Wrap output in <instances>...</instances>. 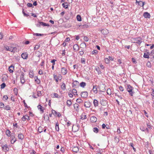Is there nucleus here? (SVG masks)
<instances>
[{"label": "nucleus", "mask_w": 154, "mask_h": 154, "mask_svg": "<svg viewBox=\"0 0 154 154\" xmlns=\"http://www.w3.org/2000/svg\"><path fill=\"white\" fill-rule=\"evenodd\" d=\"M90 121L92 123H94L96 122L97 119L94 116H92L90 118Z\"/></svg>", "instance_id": "nucleus-7"}, {"label": "nucleus", "mask_w": 154, "mask_h": 154, "mask_svg": "<svg viewBox=\"0 0 154 154\" xmlns=\"http://www.w3.org/2000/svg\"><path fill=\"white\" fill-rule=\"evenodd\" d=\"M147 127L146 129L145 130L147 132H148L149 129H152V127L149 124H147Z\"/></svg>", "instance_id": "nucleus-22"}, {"label": "nucleus", "mask_w": 154, "mask_h": 154, "mask_svg": "<svg viewBox=\"0 0 154 154\" xmlns=\"http://www.w3.org/2000/svg\"><path fill=\"white\" fill-rule=\"evenodd\" d=\"M2 150L5 152L8 151L9 149V148L7 144H5L3 146H2Z\"/></svg>", "instance_id": "nucleus-3"}, {"label": "nucleus", "mask_w": 154, "mask_h": 154, "mask_svg": "<svg viewBox=\"0 0 154 154\" xmlns=\"http://www.w3.org/2000/svg\"><path fill=\"white\" fill-rule=\"evenodd\" d=\"M53 78L54 80H55L56 82L57 83L58 82V77L57 75L55 74L53 75Z\"/></svg>", "instance_id": "nucleus-26"}, {"label": "nucleus", "mask_w": 154, "mask_h": 154, "mask_svg": "<svg viewBox=\"0 0 154 154\" xmlns=\"http://www.w3.org/2000/svg\"><path fill=\"white\" fill-rule=\"evenodd\" d=\"M29 77L30 78H32L34 76V74L33 71L31 70L30 71L29 73Z\"/></svg>", "instance_id": "nucleus-17"}, {"label": "nucleus", "mask_w": 154, "mask_h": 154, "mask_svg": "<svg viewBox=\"0 0 154 154\" xmlns=\"http://www.w3.org/2000/svg\"><path fill=\"white\" fill-rule=\"evenodd\" d=\"M129 145L130 146H131L133 148V149L134 150V151H135L136 149H135L134 147L133 144V143H129Z\"/></svg>", "instance_id": "nucleus-52"}, {"label": "nucleus", "mask_w": 154, "mask_h": 154, "mask_svg": "<svg viewBox=\"0 0 154 154\" xmlns=\"http://www.w3.org/2000/svg\"><path fill=\"white\" fill-rule=\"evenodd\" d=\"M84 40L86 42H88V38L87 36H84Z\"/></svg>", "instance_id": "nucleus-58"}, {"label": "nucleus", "mask_w": 154, "mask_h": 154, "mask_svg": "<svg viewBox=\"0 0 154 154\" xmlns=\"http://www.w3.org/2000/svg\"><path fill=\"white\" fill-rule=\"evenodd\" d=\"M35 82H36L38 84H39L40 83V81L38 79L37 77H36V79H35Z\"/></svg>", "instance_id": "nucleus-63"}, {"label": "nucleus", "mask_w": 154, "mask_h": 154, "mask_svg": "<svg viewBox=\"0 0 154 154\" xmlns=\"http://www.w3.org/2000/svg\"><path fill=\"white\" fill-rule=\"evenodd\" d=\"M54 96L53 97H56L58 98H60V97L59 96L58 94L56 93H53Z\"/></svg>", "instance_id": "nucleus-25"}, {"label": "nucleus", "mask_w": 154, "mask_h": 154, "mask_svg": "<svg viewBox=\"0 0 154 154\" xmlns=\"http://www.w3.org/2000/svg\"><path fill=\"white\" fill-rule=\"evenodd\" d=\"M134 43H137L138 44H140L142 42L141 38H134Z\"/></svg>", "instance_id": "nucleus-4"}, {"label": "nucleus", "mask_w": 154, "mask_h": 154, "mask_svg": "<svg viewBox=\"0 0 154 154\" xmlns=\"http://www.w3.org/2000/svg\"><path fill=\"white\" fill-rule=\"evenodd\" d=\"M22 119L23 121H25L26 119L28 120H29V117L28 115H26L25 116H23L22 118Z\"/></svg>", "instance_id": "nucleus-11"}, {"label": "nucleus", "mask_w": 154, "mask_h": 154, "mask_svg": "<svg viewBox=\"0 0 154 154\" xmlns=\"http://www.w3.org/2000/svg\"><path fill=\"white\" fill-rule=\"evenodd\" d=\"M79 105L77 103H75L74 105V108L75 110L78 111L79 110Z\"/></svg>", "instance_id": "nucleus-14"}, {"label": "nucleus", "mask_w": 154, "mask_h": 154, "mask_svg": "<svg viewBox=\"0 0 154 154\" xmlns=\"http://www.w3.org/2000/svg\"><path fill=\"white\" fill-rule=\"evenodd\" d=\"M18 137L19 139L22 140L23 139L24 136L22 134L20 133L18 135Z\"/></svg>", "instance_id": "nucleus-16"}, {"label": "nucleus", "mask_w": 154, "mask_h": 154, "mask_svg": "<svg viewBox=\"0 0 154 154\" xmlns=\"http://www.w3.org/2000/svg\"><path fill=\"white\" fill-rule=\"evenodd\" d=\"M27 6L29 7H32L33 8V6L32 4L30 3H28L27 4Z\"/></svg>", "instance_id": "nucleus-53"}, {"label": "nucleus", "mask_w": 154, "mask_h": 154, "mask_svg": "<svg viewBox=\"0 0 154 154\" xmlns=\"http://www.w3.org/2000/svg\"><path fill=\"white\" fill-rule=\"evenodd\" d=\"M17 48L16 47H14V48H11V52H16L17 51Z\"/></svg>", "instance_id": "nucleus-37"}, {"label": "nucleus", "mask_w": 154, "mask_h": 154, "mask_svg": "<svg viewBox=\"0 0 154 154\" xmlns=\"http://www.w3.org/2000/svg\"><path fill=\"white\" fill-rule=\"evenodd\" d=\"M12 68L14 69V67L13 66H10L8 68L9 71L10 73L13 72V70L11 69Z\"/></svg>", "instance_id": "nucleus-36"}, {"label": "nucleus", "mask_w": 154, "mask_h": 154, "mask_svg": "<svg viewBox=\"0 0 154 154\" xmlns=\"http://www.w3.org/2000/svg\"><path fill=\"white\" fill-rule=\"evenodd\" d=\"M55 129L57 131H59V124L58 122H57L56 123L55 125Z\"/></svg>", "instance_id": "nucleus-30"}, {"label": "nucleus", "mask_w": 154, "mask_h": 154, "mask_svg": "<svg viewBox=\"0 0 154 154\" xmlns=\"http://www.w3.org/2000/svg\"><path fill=\"white\" fill-rule=\"evenodd\" d=\"M88 95V93L87 91H82L81 93V96L82 97L85 98L87 97Z\"/></svg>", "instance_id": "nucleus-5"}, {"label": "nucleus", "mask_w": 154, "mask_h": 154, "mask_svg": "<svg viewBox=\"0 0 154 154\" xmlns=\"http://www.w3.org/2000/svg\"><path fill=\"white\" fill-rule=\"evenodd\" d=\"M10 136H11V139H12V140L16 139L15 137V134L14 133H12Z\"/></svg>", "instance_id": "nucleus-28"}, {"label": "nucleus", "mask_w": 154, "mask_h": 154, "mask_svg": "<svg viewBox=\"0 0 154 154\" xmlns=\"http://www.w3.org/2000/svg\"><path fill=\"white\" fill-rule=\"evenodd\" d=\"M33 35H36L37 36H42L43 35V34H39L37 33H33Z\"/></svg>", "instance_id": "nucleus-42"}, {"label": "nucleus", "mask_w": 154, "mask_h": 154, "mask_svg": "<svg viewBox=\"0 0 154 154\" xmlns=\"http://www.w3.org/2000/svg\"><path fill=\"white\" fill-rule=\"evenodd\" d=\"M143 16L145 18H149L150 17V14L147 12H145L143 13Z\"/></svg>", "instance_id": "nucleus-10"}, {"label": "nucleus", "mask_w": 154, "mask_h": 154, "mask_svg": "<svg viewBox=\"0 0 154 154\" xmlns=\"http://www.w3.org/2000/svg\"><path fill=\"white\" fill-rule=\"evenodd\" d=\"M52 113L53 114L54 116H56L57 115V112L54 110L52 109Z\"/></svg>", "instance_id": "nucleus-54"}, {"label": "nucleus", "mask_w": 154, "mask_h": 154, "mask_svg": "<svg viewBox=\"0 0 154 154\" xmlns=\"http://www.w3.org/2000/svg\"><path fill=\"white\" fill-rule=\"evenodd\" d=\"M86 83L84 82H82L80 84V86L82 88H84L86 86Z\"/></svg>", "instance_id": "nucleus-34"}, {"label": "nucleus", "mask_w": 154, "mask_h": 154, "mask_svg": "<svg viewBox=\"0 0 154 154\" xmlns=\"http://www.w3.org/2000/svg\"><path fill=\"white\" fill-rule=\"evenodd\" d=\"M20 82L21 83L23 84L25 82V80L24 78V73L23 72H21L20 73Z\"/></svg>", "instance_id": "nucleus-2"}, {"label": "nucleus", "mask_w": 154, "mask_h": 154, "mask_svg": "<svg viewBox=\"0 0 154 154\" xmlns=\"http://www.w3.org/2000/svg\"><path fill=\"white\" fill-rule=\"evenodd\" d=\"M79 53L80 55L82 56L83 54L84 53V52L83 51H80L79 52Z\"/></svg>", "instance_id": "nucleus-64"}, {"label": "nucleus", "mask_w": 154, "mask_h": 154, "mask_svg": "<svg viewBox=\"0 0 154 154\" xmlns=\"http://www.w3.org/2000/svg\"><path fill=\"white\" fill-rule=\"evenodd\" d=\"M66 104L68 107H70L72 104V102L70 100H68L66 101Z\"/></svg>", "instance_id": "nucleus-23"}, {"label": "nucleus", "mask_w": 154, "mask_h": 154, "mask_svg": "<svg viewBox=\"0 0 154 154\" xmlns=\"http://www.w3.org/2000/svg\"><path fill=\"white\" fill-rule=\"evenodd\" d=\"M23 103H24V106L26 107L27 108H29V107L26 104V103H25V100H23Z\"/></svg>", "instance_id": "nucleus-51"}, {"label": "nucleus", "mask_w": 154, "mask_h": 154, "mask_svg": "<svg viewBox=\"0 0 154 154\" xmlns=\"http://www.w3.org/2000/svg\"><path fill=\"white\" fill-rule=\"evenodd\" d=\"M80 119L82 120L85 119L86 118V115H83V114L81 116Z\"/></svg>", "instance_id": "nucleus-38"}, {"label": "nucleus", "mask_w": 154, "mask_h": 154, "mask_svg": "<svg viewBox=\"0 0 154 154\" xmlns=\"http://www.w3.org/2000/svg\"><path fill=\"white\" fill-rule=\"evenodd\" d=\"M97 50H94L92 52V54H97Z\"/></svg>", "instance_id": "nucleus-50"}, {"label": "nucleus", "mask_w": 154, "mask_h": 154, "mask_svg": "<svg viewBox=\"0 0 154 154\" xmlns=\"http://www.w3.org/2000/svg\"><path fill=\"white\" fill-rule=\"evenodd\" d=\"M77 19L78 21H80L82 20L81 17L80 15H78L76 16Z\"/></svg>", "instance_id": "nucleus-40"}, {"label": "nucleus", "mask_w": 154, "mask_h": 154, "mask_svg": "<svg viewBox=\"0 0 154 154\" xmlns=\"http://www.w3.org/2000/svg\"><path fill=\"white\" fill-rule=\"evenodd\" d=\"M11 144L14 143L16 140V139H14V140H12V139H11Z\"/></svg>", "instance_id": "nucleus-60"}, {"label": "nucleus", "mask_w": 154, "mask_h": 154, "mask_svg": "<svg viewBox=\"0 0 154 154\" xmlns=\"http://www.w3.org/2000/svg\"><path fill=\"white\" fill-rule=\"evenodd\" d=\"M72 150L73 152H77L79 150V149L77 146H74L72 148Z\"/></svg>", "instance_id": "nucleus-13"}, {"label": "nucleus", "mask_w": 154, "mask_h": 154, "mask_svg": "<svg viewBox=\"0 0 154 154\" xmlns=\"http://www.w3.org/2000/svg\"><path fill=\"white\" fill-rule=\"evenodd\" d=\"M4 106V104L3 103H0V108H3Z\"/></svg>", "instance_id": "nucleus-59"}, {"label": "nucleus", "mask_w": 154, "mask_h": 154, "mask_svg": "<svg viewBox=\"0 0 154 154\" xmlns=\"http://www.w3.org/2000/svg\"><path fill=\"white\" fill-rule=\"evenodd\" d=\"M95 69L97 72L98 75L101 74L102 73V72L100 71L99 67H96L95 68Z\"/></svg>", "instance_id": "nucleus-18"}, {"label": "nucleus", "mask_w": 154, "mask_h": 154, "mask_svg": "<svg viewBox=\"0 0 154 154\" xmlns=\"http://www.w3.org/2000/svg\"><path fill=\"white\" fill-rule=\"evenodd\" d=\"M8 99V97L7 95H4L3 97V99L4 100H6Z\"/></svg>", "instance_id": "nucleus-56"}, {"label": "nucleus", "mask_w": 154, "mask_h": 154, "mask_svg": "<svg viewBox=\"0 0 154 154\" xmlns=\"http://www.w3.org/2000/svg\"><path fill=\"white\" fill-rule=\"evenodd\" d=\"M93 103L95 107L97 106H98V102L97 100L95 99L94 100Z\"/></svg>", "instance_id": "nucleus-24"}, {"label": "nucleus", "mask_w": 154, "mask_h": 154, "mask_svg": "<svg viewBox=\"0 0 154 154\" xmlns=\"http://www.w3.org/2000/svg\"><path fill=\"white\" fill-rule=\"evenodd\" d=\"M72 94L75 95L77 93V91L76 89H73L72 90Z\"/></svg>", "instance_id": "nucleus-47"}, {"label": "nucleus", "mask_w": 154, "mask_h": 154, "mask_svg": "<svg viewBox=\"0 0 154 154\" xmlns=\"http://www.w3.org/2000/svg\"><path fill=\"white\" fill-rule=\"evenodd\" d=\"M61 72L63 75H65L67 73V69L66 68L64 67H62L61 68Z\"/></svg>", "instance_id": "nucleus-9"}, {"label": "nucleus", "mask_w": 154, "mask_h": 154, "mask_svg": "<svg viewBox=\"0 0 154 154\" xmlns=\"http://www.w3.org/2000/svg\"><path fill=\"white\" fill-rule=\"evenodd\" d=\"M4 48L6 50L11 51L12 47L8 46H4Z\"/></svg>", "instance_id": "nucleus-19"}, {"label": "nucleus", "mask_w": 154, "mask_h": 154, "mask_svg": "<svg viewBox=\"0 0 154 154\" xmlns=\"http://www.w3.org/2000/svg\"><path fill=\"white\" fill-rule=\"evenodd\" d=\"M93 91L94 93L97 94V86L96 85L94 86L93 88Z\"/></svg>", "instance_id": "nucleus-21"}, {"label": "nucleus", "mask_w": 154, "mask_h": 154, "mask_svg": "<svg viewBox=\"0 0 154 154\" xmlns=\"http://www.w3.org/2000/svg\"><path fill=\"white\" fill-rule=\"evenodd\" d=\"M56 61V60L53 59L51 60V62L53 63V65H54L55 64V62Z\"/></svg>", "instance_id": "nucleus-57"}, {"label": "nucleus", "mask_w": 154, "mask_h": 154, "mask_svg": "<svg viewBox=\"0 0 154 154\" xmlns=\"http://www.w3.org/2000/svg\"><path fill=\"white\" fill-rule=\"evenodd\" d=\"M81 63H84V64L85 63V59L84 58H82L81 59Z\"/></svg>", "instance_id": "nucleus-55"}, {"label": "nucleus", "mask_w": 154, "mask_h": 154, "mask_svg": "<svg viewBox=\"0 0 154 154\" xmlns=\"http://www.w3.org/2000/svg\"><path fill=\"white\" fill-rule=\"evenodd\" d=\"M5 84L4 83H3L1 85V88L2 89L4 88L5 87Z\"/></svg>", "instance_id": "nucleus-48"}, {"label": "nucleus", "mask_w": 154, "mask_h": 154, "mask_svg": "<svg viewBox=\"0 0 154 154\" xmlns=\"http://www.w3.org/2000/svg\"><path fill=\"white\" fill-rule=\"evenodd\" d=\"M84 106L86 108H89L91 106V103L89 102H85Z\"/></svg>", "instance_id": "nucleus-12"}, {"label": "nucleus", "mask_w": 154, "mask_h": 154, "mask_svg": "<svg viewBox=\"0 0 154 154\" xmlns=\"http://www.w3.org/2000/svg\"><path fill=\"white\" fill-rule=\"evenodd\" d=\"M76 102L78 103H80L82 102V100L81 99H77L76 100Z\"/></svg>", "instance_id": "nucleus-49"}, {"label": "nucleus", "mask_w": 154, "mask_h": 154, "mask_svg": "<svg viewBox=\"0 0 154 154\" xmlns=\"http://www.w3.org/2000/svg\"><path fill=\"white\" fill-rule=\"evenodd\" d=\"M105 61L106 63L107 64H109L110 63V60L108 58H106L105 59Z\"/></svg>", "instance_id": "nucleus-45"}, {"label": "nucleus", "mask_w": 154, "mask_h": 154, "mask_svg": "<svg viewBox=\"0 0 154 154\" xmlns=\"http://www.w3.org/2000/svg\"><path fill=\"white\" fill-rule=\"evenodd\" d=\"M127 91L130 94L131 96H132L133 94V92H132L133 88L130 85H127Z\"/></svg>", "instance_id": "nucleus-1"}, {"label": "nucleus", "mask_w": 154, "mask_h": 154, "mask_svg": "<svg viewBox=\"0 0 154 154\" xmlns=\"http://www.w3.org/2000/svg\"><path fill=\"white\" fill-rule=\"evenodd\" d=\"M149 52H147V54H146L145 53L144 54L143 57L145 58H149Z\"/></svg>", "instance_id": "nucleus-29"}, {"label": "nucleus", "mask_w": 154, "mask_h": 154, "mask_svg": "<svg viewBox=\"0 0 154 154\" xmlns=\"http://www.w3.org/2000/svg\"><path fill=\"white\" fill-rule=\"evenodd\" d=\"M61 89L63 90H65L66 89V85L64 83H63L61 86Z\"/></svg>", "instance_id": "nucleus-32"}, {"label": "nucleus", "mask_w": 154, "mask_h": 154, "mask_svg": "<svg viewBox=\"0 0 154 154\" xmlns=\"http://www.w3.org/2000/svg\"><path fill=\"white\" fill-rule=\"evenodd\" d=\"M21 56L23 59H26L28 57V54L26 52L23 53L21 54Z\"/></svg>", "instance_id": "nucleus-8"}, {"label": "nucleus", "mask_w": 154, "mask_h": 154, "mask_svg": "<svg viewBox=\"0 0 154 154\" xmlns=\"http://www.w3.org/2000/svg\"><path fill=\"white\" fill-rule=\"evenodd\" d=\"M93 131L95 133H97L98 132V129L96 127L94 128L93 129Z\"/></svg>", "instance_id": "nucleus-43"}, {"label": "nucleus", "mask_w": 154, "mask_h": 154, "mask_svg": "<svg viewBox=\"0 0 154 154\" xmlns=\"http://www.w3.org/2000/svg\"><path fill=\"white\" fill-rule=\"evenodd\" d=\"M146 65L148 67H150L151 66L150 63L149 62H148L147 63Z\"/></svg>", "instance_id": "nucleus-62"}, {"label": "nucleus", "mask_w": 154, "mask_h": 154, "mask_svg": "<svg viewBox=\"0 0 154 154\" xmlns=\"http://www.w3.org/2000/svg\"><path fill=\"white\" fill-rule=\"evenodd\" d=\"M23 14H24V15L26 17H28L29 16V15L28 14H27L25 13L24 12V9H23Z\"/></svg>", "instance_id": "nucleus-61"}, {"label": "nucleus", "mask_w": 154, "mask_h": 154, "mask_svg": "<svg viewBox=\"0 0 154 154\" xmlns=\"http://www.w3.org/2000/svg\"><path fill=\"white\" fill-rule=\"evenodd\" d=\"M79 83L77 81H75L72 83V87L76 88L79 86Z\"/></svg>", "instance_id": "nucleus-6"}, {"label": "nucleus", "mask_w": 154, "mask_h": 154, "mask_svg": "<svg viewBox=\"0 0 154 154\" xmlns=\"http://www.w3.org/2000/svg\"><path fill=\"white\" fill-rule=\"evenodd\" d=\"M81 45L83 48L86 47V45L85 43L83 42L81 44Z\"/></svg>", "instance_id": "nucleus-46"}, {"label": "nucleus", "mask_w": 154, "mask_h": 154, "mask_svg": "<svg viewBox=\"0 0 154 154\" xmlns=\"http://www.w3.org/2000/svg\"><path fill=\"white\" fill-rule=\"evenodd\" d=\"M6 134L8 137H10L11 135V131L9 130H7L6 132Z\"/></svg>", "instance_id": "nucleus-35"}, {"label": "nucleus", "mask_w": 154, "mask_h": 154, "mask_svg": "<svg viewBox=\"0 0 154 154\" xmlns=\"http://www.w3.org/2000/svg\"><path fill=\"white\" fill-rule=\"evenodd\" d=\"M145 2H143L142 1H140L139 2L138 5L141 7H143L144 5Z\"/></svg>", "instance_id": "nucleus-31"}, {"label": "nucleus", "mask_w": 154, "mask_h": 154, "mask_svg": "<svg viewBox=\"0 0 154 154\" xmlns=\"http://www.w3.org/2000/svg\"><path fill=\"white\" fill-rule=\"evenodd\" d=\"M42 25L43 26H46V23H44L42 22H39V24H37V26H39Z\"/></svg>", "instance_id": "nucleus-15"}, {"label": "nucleus", "mask_w": 154, "mask_h": 154, "mask_svg": "<svg viewBox=\"0 0 154 154\" xmlns=\"http://www.w3.org/2000/svg\"><path fill=\"white\" fill-rule=\"evenodd\" d=\"M38 109L40 110V111L42 112V113L44 112V110L43 109V107L40 105H39L38 106Z\"/></svg>", "instance_id": "nucleus-27"}, {"label": "nucleus", "mask_w": 154, "mask_h": 154, "mask_svg": "<svg viewBox=\"0 0 154 154\" xmlns=\"http://www.w3.org/2000/svg\"><path fill=\"white\" fill-rule=\"evenodd\" d=\"M107 93L108 94L110 95L111 94V91L110 88H108L107 90Z\"/></svg>", "instance_id": "nucleus-44"}, {"label": "nucleus", "mask_w": 154, "mask_h": 154, "mask_svg": "<svg viewBox=\"0 0 154 154\" xmlns=\"http://www.w3.org/2000/svg\"><path fill=\"white\" fill-rule=\"evenodd\" d=\"M43 128L41 126L39 127L38 128V131L40 133H41L42 132Z\"/></svg>", "instance_id": "nucleus-39"}, {"label": "nucleus", "mask_w": 154, "mask_h": 154, "mask_svg": "<svg viewBox=\"0 0 154 154\" xmlns=\"http://www.w3.org/2000/svg\"><path fill=\"white\" fill-rule=\"evenodd\" d=\"M4 109L7 110H10L11 109V107L8 105H7L5 106H4Z\"/></svg>", "instance_id": "nucleus-33"}, {"label": "nucleus", "mask_w": 154, "mask_h": 154, "mask_svg": "<svg viewBox=\"0 0 154 154\" xmlns=\"http://www.w3.org/2000/svg\"><path fill=\"white\" fill-rule=\"evenodd\" d=\"M66 5H65V3H63L62 4V5L63 8L66 9L68 8V5L67 3H66Z\"/></svg>", "instance_id": "nucleus-41"}, {"label": "nucleus", "mask_w": 154, "mask_h": 154, "mask_svg": "<svg viewBox=\"0 0 154 154\" xmlns=\"http://www.w3.org/2000/svg\"><path fill=\"white\" fill-rule=\"evenodd\" d=\"M73 49L76 51H77L79 50V46L77 44H75L74 45L73 47Z\"/></svg>", "instance_id": "nucleus-20"}]
</instances>
